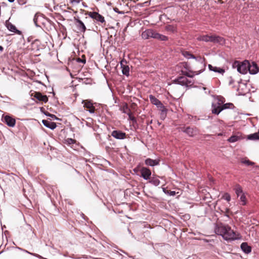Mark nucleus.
Returning a JSON list of instances; mask_svg holds the SVG:
<instances>
[{
	"label": "nucleus",
	"mask_w": 259,
	"mask_h": 259,
	"mask_svg": "<svg viewBox=\"0 0 259 259\" xmlns=\"http://www.w3.org/2000/svg\"><path fill=\"white\" fill-rule=\"evenodd\" d=\"M144 4H146V5L148 6V5H150V2H149L148 1H147V2H145L144 3Z\"/></svg>",
	"instance_id": "54"
},
{
	"label": "nucleus",
	"mask_w": 259,
	"mask_h": 259,
	"mask_svg": "<svg viewBox=\"0 0 259 259\" xmlns=\"http://www.w3.org/2000/svg\"><path fill=\"white\" fill-rule=\"evenodd\" d=\"M18 68V66H5V67H4L3 68V71L5 72L6 74H11V73L9 71L10 70H11L10 71L11 72H12L13 70L14 71L17 72V71L16 70V69Z\"/></svg>",
	"instance_id": "17"
},
{
	"label": "nucleus",
	"mask_w": 259,
	"mask_h": 259,
	"mask_svg": "<svg viewBox=\"0 0 259 259\" xmlns=\"http://www.w3.org/2000/svg\"><path fill=\"white\" fill-rule=\"evenodd\" d=\"M150 182L155 186H158L160 184V181L157 178H152L150 180Z\"/></svg>",
	"instance_id": "37"
},
{
	"label": "nucleus",
	"mask_w": 259,
	"mask_h": 259,
	"mask_svg": "<svg viewBox=\"0 0 259 259\" xmlns=\"http://www.w3.org/2000/svg\"><path fill=\"white\" fill-rule=\"evenodd\" d=\"M125 62V63H126V61H125L124 60H122L121 61H120V65H123V63Z\"/></svg>",
	"instance_id": "53"
},
{
	"label": "nucleus",
	"mask_w": 259,
	"mask_h": 259,
	"mask_svg": "<svg viewBox=\"0 0 259 259\" xmlns=\"http://www.w3.org/2000/svg\"><path fill=\"white\" fill-rule=\"evenodd\" d=\"M169 194L171 196H175L176 195L175 191H170Z\"/></svg>",
	"instance_id": "51"
},
{
	"label": "nucleus",
	"mask_w": 259,
	"mask_h": 259,
	"mask_svg": "<svg viewBox=\"0 0 259 259\" xmlns=\"http://www.w3.org/2000/svg\"><path fill=\"white\" fill-rule=\"evenodd\" d=\"M233 106V104L232 103H227V104H224L223 105H222V110H223L224 109L230 108Z\"/></svg>",
	"instance_id": "43"
},
{
	"label": "nucleus",
	"mask_w": 259,
	"mask_h": 259,
	"mask_svg": "<svg viewBox=\"0 0 259 259\" xmlns=\"http://www.w3.org/2000/svg\"><path fill=\"white\" fill-rule=\"evenodd\" d=\"M5 26L11 32L16 33L18 35H22L21 31L18 30L15 25L10 22L9 20H7L5 22Z\"/></svg>",
	"instance_id": "8"
},
{
	"label": "nucleus",
	"mask_w": 259,
	"mask_h": 259,
	"mask_svg": "<svg viewBox=\"0 0 259 259\" xmlns=\"http://www.w3.org/2000/svg\"><path fill=\"white\" fill-rule=\"evenodd\" d=\"M111 136L114 138L119 140L124 139L126 138V134L119 130H114L112 131Z\"/></svg>",
	"instance_id": "12"
},
{
	"label": "nucleus",
	"mask_w": 259,
	"mask_h": 259,
	"mask_svg": "<svg viewBox=\"0 0 259 259\" xmlns=\"http://www.w3.org/2000/svg\"><path fill=\"white\" fill-rule=\"evenodd\" d=\"M33 22L37 27H39L40 26L39 23H41L44 26H46L47 22L49 23L50 25H52L53 22L50 20L49 18H47L44 16V15L40 13H36L33 18Z\"/></svg>",
	"instance_id": "2"
},
{
	"label": "nucleus",
	"mask_w": 259,
	"mask_h": 259,
	"mask_svg": "<svg viewBox=\"0 0 259 259\" xmlns=\"http://www.w3.org/2000/svg\"><path fill=\"white\" fill-rule=\"evenodd\" d=\"M94 19L96 20L97 22H100L101 23L105 22L104 17L98 12L97 13Z\"/></svg>",
	"instance_id": "29"
},
{
	"label": "nucleus",
	"mask_w": 259,
	"mask_h": 259,
	"mask_svg": "<svg viewBox=\"0 0 259 259\" xmlns=\"http://www.w3.org/2000/svg\"><path fill=\"white\" fill-rule=\"evenodd\" d=\"M128 119L132 120L133 122H136V118L132 115L131 112H128Z\"/></svg>",
	"instance_id": "45"
},
{
	"label": "nucleus",
	"mask_w": 259,
	"mask_h": 259,
	"mask_svg": "<svg viewBox=\"0 0 259 259\" xmlns=\"http://www.w3.org/2000/svg\"><path fill=\"white\" fill-rule=\"evenodd\" d=\"M240 200L241 202H242V204H241L242 205H245L246 200V197L244 194H242L241 195Z\"/></svg>",
	"instance_id": "44"
},
{
	"label": "nucleus",
	"mask_w": 259,
	"mask_h": 259,
	"mask_svg": "<svg viewBox=\"0 0 259 259\" xmlns=\"http://www.w3.org/2000/svg\"><path fill=\"white\" fill-rule=\"evenodd\" d=\"M113 10L115 12L118 13V14H124L125 13V12L124 11H120L119 10V9L115 7V8H113Z\"/></svg>",
	"instance_id": "48"
},
{
	"label": "nucleus",
	"mask_w": 259,
	"mask_h": 259,
	"mask_svg": "<svg viewBox=\"0 0 259 259\" xmlns=\"http://www.w3.org/2000/svg\"><path fill=\"white\" fill-rule=\"evenodd\" d=\"M140 172L141 174V176L145 180L150 179V176L151 175V170L145 167H143L141 168L140 170Z\"/></svg>",
	"instance_id": "15"
},
{
	"label": "nucleus",
	"mask_w": 259,
	"mask_h": 259,
	"mask_svg": "<svg viewBox=\"0 0 259 259\" xmlns=\"http://www.w3.org/2000/svg\"><path fill=\"white\" fill-rule=\"evenodd\" d=\"M210 70L213 71L219 74L223 75L226 70H228L227 66L219 67L218 66H208Z\"/></svg>",
	"instance_id": "10"
},
{
	"label": "nucleus",
	"mask_w": 259,
	"mask_h": 259,
	"mask_svg": "<svg viewBox=\"0 0 259 259\" xmlns=\"http://www.w3.org/2000/svg\"><path fill=\"white\" fill-rule=\"evenodd\" d=\"M187 83L185 84V86L187 87H191L193 84V82L189 79H188V81L186 82Z\"/></svg>",
	"instance_id": "49"
},
{
	"label": "nucleus",
	"mask_w": 259,
	"mask_h": 259,
	"mask_svg": "<svg viewBox=\"0 0 259 259\" xmlns=\"http://www.w3.org/2000/svg\"><path fill=\"white\" fill-rule=\"evenodd\" d=\"M209 35H203L198 37L197 39L199 41H203L205 42H209Z\"/></svg>",
	"instance_id": "36"
},
{
	"label": "nucleus",
	"mask_w": 259,
	"mask_h": 259,
	"mask_svg": "<svg viewBox=\"0 0 259 259\" xmlns=\"http://www.w3.org/2000/svg\"><path fill=\"white\" fill-rule=\"evenodd\" d=\"M215 36L216 35H209V42L215 44Z\"/></svg>",
	"instance_id": "47"
},
{
	"label": "nucleus",
	"mask_w": 259,
	"mask_h": 259,
	"mask_svg": "<svg viewBox=\"0 0 259 259\" xmlns=\"http://www.w3.org/2000/svg\"><path fill=\"white\" fill-rule=\"evenodd\" d=\"M25 4V3H21V5H23V4Z\"/></svg>",
	"instance_id": "64"
},
{
	"label": "nucleus",
	"mask_w": 259,
	"mask_h": 259,
	"mask_svg": "<svg viewBox=\"0 0 259 259\" xmlns=\"http://www.w3.org/2000/svg\"><path fill=\"white\" fill-rule=\"evenodd\" d=\"M165 30L167 31L175 33L177 31V27L174 25L169 24L165 26Z\"/></svg>",
	"instance_id": "32"
},
{
	"label": "nucleus",
	"mask_w": 259,
	"mask_h": 259,
	"mask_svg": "<svg viewBox=\"0 0 259 259\" xmlns=\"http://www.w3.org/2000/svg\"><path fill=\"white\" fill-rule=\"evenodd\" d=\"M150 29H148L143 31L142 33V37L144 39H147L150 38Z\"/></svg>",
	"instance_id": "31"
},
{
	"label": "nucleus",
	"mask_w": 259,
	"mask_h": 259,
	"mask_svg": "<svg viewBox=\"0 0 259 259\" xmlns=\"http://www.w3.org/2000/svg\"><path fill=\"white\" fill-rule=\"evenodd\" d=\"M82 104H83V107L87 109L91 113H93L95 111V107L94 106L93 103L91 101L83 100Z\"/></svg>",
	"instance_id": "13"
},
{
	"label": "nucleus",
	"mask_w": 259,
	"mask_h": 259,
	"mask_svg": "<svg viewBox=\"0 0 259 259\" xmlns=\"http://www.w3.org/2000/svg\"><path fill=\"white\" fill-rule=\"evenodd\" d=\"M72 68V72H70V75H76L81 70V66H71Z\"/></svg>",
	"instance_id": "21"
},
{
	"label": "nucleus",
	"mask_w": 259,
	"mask_h": 259,
	"mask_svg": "<svg viewBox=\"0 0 259 259\" xmlns=\"http://www.w3.org/2000/svg\"><path fill=\"white\" fill-rule=\"evenodd\" d=\"M215 44H218L221 46H224L226 44L225 39L219 35L215 36Z\"/></svg>",
	"instance_id": "26"
},
{
	"label": "nucleus",
	"mask_w": 259,
	"mask_h": 259,
	"mask_svg": "<svg viewBox=\"0 0 259 259\" xmlns=\"http://www.w3.org/2000/svg\"><path fill=\"white\" fill-rule=\"evenodd\" d=\"M222 103L223 101H219L217 103L212 104L211 111L213 114L218 115L222 111Z\"/></svg>",
	"instance_id": "11"
},
{
	"label": "nucleus",
	"mask_w": 259,
	"mask_h": 259,
	"mask_svg": "<svg viewBox=\"0 0 259 259\" xmlns=\"http://www.w3.org/2000/svg\"><path fill=\"white\" fill-rule=\"evenodd\" d=\"M31 38L28 37V39H27L28 41V42H30V41H31Z\"/></svg>",
	"instance_id": "59"
},
{
	"label": "nucleus",
	"mask_w": 259,
	"mask_h": 259,
	"mask_svg": "<svg viewBox=\"0 0 259 259\" xmlns=\"http://www.w3.org/2000/svg\"><path fill=\"white\" fill-rule=\"evenodd\" d=\"M97 13V12H87L85 13V15L89 16L92 19H94Z\"/></svg>",
	"instance_id": "40"
},
{
	"label": "nucleus",
	"mask_w": 259,
	"mask_h": 259,
	"mask_svg": "<svg viewBox=\"0 0 259 259\" xmlns=\"http://www.w3.org/2000/svg\"><path fill=\"white\" fill-rule=\"evenodd\" d=\"M156 39L160 41H167L168 40V37L166 35L158 33Z\"/></svg>",
	"instance_id": "34"
},
{
	"label": "nucleus",
	"mask_w": 259,
	"mask_h": 259,
	"mask_svg": "<svg viewBox=\"0 0 259 259\" xmlns=\"http://www.w3.org/2000/svg\"><path fill=\"white\" fill-rule=\"evenodd\" d=\"M10 3H13L14 2L15 0H8Z\"/></svg>",
	"instance_id": "60"
},
{
	"label": "nucleus",
	"mask_w": 259,
	"mask_h": 259,
	"mask_svg": "<svg viewBox=\"0 0 259 259\" xmlns=\"http://www.w3.org/2000/svg\"><path fill=\"white\" fill-rule=\"evenodd\" d=\"M180 65H187V64L186 62H184L180 63Z\"/></svg>",
	"instance_id": "57"
},
{
	"label": "nucleus",
	"mask_w": 259,
	"mask_h": 259,
	"mask_svg": "<svg viewBox=\"0 0 259 259\" xmlns=\"http://www.w3.org/2000/svg\"><path fill=\"white\" fill-rule=\"evenodd\" d=\"M31 96H33L40 102L46 103L48 101V97L46 95H42L40 92H34L31 93Z\"/></svg>",
	"instance_id": "9"
},
{
	"label": "nucleus",
	"mask_w": 259,
	"mask_h": 259,
	"mask_svg": "<svg viewBox=\"0 0 259 259\" xmlns=\"http://www.w3.org/2000/svg\"><path fill=\"white\" fill-rule=\"evenodd\" d=\"M230 212L229 209H227L226 212H225V215L229 217V212Z\"/></svg>",
	"instance_id": "52"
},
{
	"label": "nucleus",
	"mask_w": 259,
	"mask_h": 259,
	"mask_svg": "<svg viewBox=\"0 0 259 259\" xmlns=\"http://www.w3.org/2000/svg\"><path fill=\"white\" fill-rule=\"evenodd\" d=\"M28 47L29 50H30L34 52H36L39 51L40 49V41L38 39H36L32 41L31 43L30 46H28Z\"/></svg>",
	"instance_id": "14"
},
{
	"label": "nucleus",
	"mask_w": 259,
	"mask_h": 259,
	"mask_svg": "<svg viewBox=\"0 0 259 259\" xmlns=\"http://www.w3.org/2000/svg\"><path fill=\"white\" fill-rule=\"evenodd\" d=\"M73 2L76 3H79L80 2V0H73Z\"/></svg>",
	"instance_id": "56"
},
{
	"label": "nucleus",
	"mask_w": 259,
	"mask_h": 259,
	"mask_svg": "<svg viewBox=\"0 0 259 259\" xmlns=\"http://www.w3.org/2000/svg\"><path fill=\"white\" fill-rule=\"evenodd\" d=\"M3 50L4 48L2 46H0V51H3Z\"/></svg>",
	"instance_id": "55"
},
{
	"label": "nucleus",
	"mask_w": 259,
	"mask_h": 259,
	"mask_svg": "<svg viewBox=\"0 0 259 259\" xmlns=\"http://www.w3.org/2000/svg\"><path fill=\"white\" fill-rule=\"evenodd\" d=\"M137 107V105L136 104L134 103H133L131 105V107L132 109H135L136 108V107Z\"/></svg>",
	"instance_id": "50"
},
{
	"label": "nucleus",
	"mask_w": 259,
	"mask_h": 259,
	"mask_svg": "<svg viewBox=\"0 0 259 259\" xmlns=\"http://www.w3.org/2000/svg\"><path fill=\"white\" fill-rule=\"evenodd\" d=\"M247 139L249 140H259V132L252 134L249 135L247 136Z\"/></svg>",
	"instance_id": "30"
},
{
	"label": "nucleus",
	"mask_w": 259,
	"mask_h": 259,
	"mask_svg": "<svg viewBox=\"0 0 259 259\" xmlns=\"http://www.w3.org/2000/svg\"><path fill=\"white\" fill-rule=\"evenodd\" d=\"M120 69H122V72L123 74L126 76L129 75V66H120Z\"/></svg>",
	"instance_id": "35"
},
{
	"label": "nucleus",
	"mask_w": 259,
	"mask_h": 259,
	"mask_svg": "<svg viewBox=\"0 0 259 259\" xmlns=\"http://www.w3.org/2000/svg\"><path fill=\"white\" fill-rule=\"evenodd\" d=\"M66 68H67V70H68L69 71H70V69H68V68H67V67H66Z\"/></svg>",
	"instance_id": "63"
},
{
	"label": "nucleus",
	"mask_w": 259,
	"mask_h": 259,
	"mask_svg": "<svg viewBox=\"0 0 259 259\" xmlns=\"http://www.w3.org/2000/svg\"><path fill=\"white\" fill-rule=\"evenodd\" d=\"M179 132L181 131L187 134L189 136L193 137L198 133V130L195 127L181 126L178 128Z\"/></svg>",
	"instance_id": "4"
},
{
	"label": "nucleus",
	"mask_w": 259,
	"mask_h": 259,
	"mask_svg": "<svg viewBox=\"0 0 259 259\" xmlns=\"http://www.w3.org/2000/svg\"><path fill=\"white\" fill-rule=\"evenodd\" d=\"M234 190L235 191V193L237 196L238 197L239 195H241L243 194V191L242 187L239 184H236L234 188Z\"/></svg>",
	"instance_id": "28"
},
{
	"label": "nucleus",
	"mask_w": 259,
	"mask_h": 259,
	"mask_svg": "<svg viewBox=\"0 0 259 259\" xmlns=\"http://www.w3.org/2000/svg\"><path fill=\"white\" fill-rule=\"evenodd\" d=\"M111 66H107V65H106L105 66V68L107 69H109V68Z\"/></svg>",
	"instance_id": "58"
},
{
	"label": "nucleus",
	"mask_w": 259,
	"mask_h": 259,
	"mask_svg": "<svg viewBox=\"0 0 259 259\" xmlns=\"http://www.w3.org/2000/svg\"><path fill=\"white\" fill-rule=\"evenodd\" d=\"M233 68H237L238 72L240 73L245 74L248 71V67L247 66H233Z\"/></svg>",
	"instance_id": "19"
},
{
	"label": "nucleus",
	"mask_w": 259,
	"mask_h": 259,
	"mask_svg": "<svg viewBox=\"0 0 259 259\" xmlns=\"http://www.w3.org/2000/svg\"><path fill=\"white\" fill-rule=\"evenodd\" d=\"M74 20L77 29L80 32L84 33L87 30V28L84 23L78 17H74Z\"/></svg>",
	"instance_id": "7"
},
{
	"label": "nucleus",
	"mask_w": 259,
	"mask_h": 259,
	"mask_svg": "<svg viewBox=\"0 0 259 259\" xmlns=\"http://www.w3.org/2000/svg\"><path fill=\"white\" fill-rule=\"evenodd\" d=\"M241 138V136L238 135H232L228 139V141L230 143H234L238 141Z\"/></svg>",
	"instance_id": "33"
},
{
	"label": "nucleus",
	"mask_w": 259,
	"mask_h": 259,
	"mask_svg": "<svg viewBox=\"0 0 259 259\" xmlns=\"http://www.w3.org/2000/svg\"><path fill=\"white\" fill-rule=\"evenodd\" d=\"M75 142V140L72 139L71 138H68L67 139L64 140V143L67 145H71L74 144Z\"/></svg>",
	"instance_id": "41"
},
{
	"label": "nucleus",
	"mask_w": 259,
	"mask_h": 259,
	"mask_svg": "<svg viewBox=\"0 0 259 259\" xmlns=\"http://www.w3.org/2000/svg\"><path fill=\"white\" fill-rule=\"evenodd\" d=\"M204 69H201L199 70H194L191 68L190 66H184L181 69V72L183 75L190 77H193L195 75L199 74Z\"/></svg>",
	"instance_id": "3"
},
{
	"label": "nucleus",
	"mask_w": 259,
	"mask_h": 259,
	"mask_svg": "<svg viewBox=\"0 0 259 259\" xmlns=\"http://www.w3.org/2000/svg\"><path fill=\"white\" fill-rule=\"evenodd\" d=\"M4 121L10 127H14L16 124V120L9 115H6L5 116Z\"/></svg>",
	"instance_id": "16"
},
{
	"label": "nucleus",
	"mask_w": 259,
	"mask_h": 259,
	"mask_svg": "<svg viewBox=\"0 0 259 259\" xmlns=\"http://www.w3.org/2000/svg\"><path fill=\"white\" fill-rule=\"evenodd\" d=\"M149 100L152 104L156 105L157 107L162 106L161 102L152 95L149 96Z\"/></svg>",
	"instance_id": "20"
},
{
	"label": "nucleus",
	"mask_w": 259,
	"mask_h": 259,
	"mask_svg": "<svg viewBox=\"0 0 259 259\" xmlns=\"http://www.w3.org/2000/svg\"><path fill=\"white\" fill-rule=\"evenodd\" d=\"M157 33H158V32H157L154 29H150V38H153L156 39Z\"/></svg>",
	"instance_id": "42"
},
{
	"label": "nucleus",
	"mask_w": 259,
	"mask_h": 259,
	"mask_svg": "<svg viewBox=\"0 0 259 259\" xmlns=\"http://www.w3.org/2000/svg\"><path fill=\"white\" fill-rule=\"evenodd\" d=\"M121 111L124 113H126L128 114V112H131L130 109L128 108V106L127 104H125L122 108Z\"/></svg>",
	"instance_id": "38"
},
{
	"label": "nucleus",
	"mask_w": 259,
	"mask_h": 259,
	"mask_svg": "<svg viewBox=\"0 0 259 259\" xmlns=\"http://www.w3.org/2000/svg\"><path fill=\"white\" fill-rule=\"evenodd\" d=\"M248 72L251 74H255L259 71L258 66H247Z\"/></svg>",
	"instance_id": "27"
},
{
	"label": "nucleus",
	"mask_w": 259,
	"mask_h": 259,
	"mask_svg": "<svg viewBox=\"0 0 259 259\" xmlns=\"http://www.w3.org/2000/svg\"><path fill=\"white\" fill-rule=\"evenodd\" d=\"M82 63L83 64L86 63V59L84 56L81 58L79 57H72L68 58V62L67 65H75L77 63Z\"/></svg>",
	"instance_id": "6"
},
{
	"label": "nucleus",
	"mask_w": 259,
	"mask_h": 259,
	"mask_svg": "<svg viewBox=\"0 0 259 259\" xmlns=\"http://www.w3.org/2000/svg\"><path fill=\"white\" fill-rule=\"evenodd\" d=\"M223 198L224 199H225V200H226L228 202L230 201L231 200V196H230V194H229L227 193H225L223 195Z\"/></svg>",
	"instance_id": "46"
},
{
	"label": "nucleus",
	"mask_w": 259,
	"mask_h": 259,
	"mask_svg": "<svg viewBox=\"0 0 259 259\" xmlns=\"http://www.w3.org/2000/svg\"><path fill=\"white\" fill-rule=\"evenodd\" d=\"M232 65H257L256 63L253 61L252 62V64H250L249 61L247 60H244L243 61H239L237 60H235L234 62L232 64Z\"/></svg>",
	"instance_id": "24"
},
{
	"label": "nucleus",
	"mask_w": 259,
	"mask_h": 259,
	"mask_svg": "<svg viewBox=\"0 0 259 259\" xmlns=\"http://www.w3.org/2000/svg\"><path fill=\"white\" fill-rule=\"evenodd\" d=\"M241 248L246 253H248L251 251V247L246 242H243L241 244Z\"/></svg>",
	"instance_id": "22"
},
{
	"label": "nucleus",
	"mask_w": 259,
	"mask_h": 259,
	"mask_svg": "<svg viewBox=\"0 0 259 259\" xmlns=\"http://www.w3.org/2000/svg\"><path fill=\"white\" fill-rule=\"evenodd\" d=\"M241 162L242 163H244V164H246L247 165H251V166L254 165V164H255L254 162H252V161H250L249 160L246 159H242L241 160Z\"/></svg>",
	"instance_id": "39"
},
{
	"label": "nucleus",
	"mask_w": 259,
	"mask_h": 259,
	"mask_svg": "<svg viewBox=\"0 0 259 259\" xmlns=\"http://www.w3.org/2000/svg\"><path fill=\"white\" fill-rule=\"evenodd\" d=\"M214 231L217 234L222 236L225 240H235L238 238V235L230 227L222 223H216Z\"/></svg>",
	"instance_id": "1"
},
{
	"label": "nucleus",
	"mask_w": 259,
	"mask_h": 259,
	"mask_svg": "<svg viewBox=\"0 0 259 259\" xmlns=\"http://www.w3.org/2000/svg\"><path fill=\"white\" fill-rule=\"evenodd\" d=\"M222 135H223V134L222 133H220L218 134V136H222Z\"/></svg>",
	"instance_id": "62"
},
{
	"label": "nucleus",
	"mask_w": 259,
	"mask_h": 259,
	"mask_svg": "<svg viewBox=\"0 0 259 259\" xmlns=\"http://www.w3.org/2000/svg\"><path fill=\"white\" fill-rule=\"evenodd\" d=\"M183 55L186 58L189 59H195L197 61L201 64H203V65H205V63H204V59L203 58L201 57L200 56L195 57L192 54L190 53L188 51H184L183 52Z\"/></svg>",
	"instance_id": "5"
},
{
	"label": "nucleus",
	"mask_w": 259,
	"mask_h": 259,
	"mask_svg": "<svg viewBox=\"0 0 259 259\" xmlns=\"http://www.w3.org/2000/svg\"><path fill=\"white\" fill-rule=\"evenodd\" d=\"M219 1L220 2V3H223V2L222 1V0H219Z\"/></svg>",
	"instance_id": "61"
},
{
	"label": "nucleus",
	"mask_w": 259,
	"mask_h": 259,
	"mask_svg": "<svg viewBox=\"0 0 259 259\" xmlns=\"http://www.w3.org/2000/svg\"><path fill=\"white\" fill-rule=\"evenodd\" d=\"M175 81L182 85H185V84L187 83L186 82L188 81V79L185 76H180L176 79Z\"/></svg>",
	"instance_id": "25"
},
{
	"label": "nucleus",
	"mask_w": 259,
	"mask_h": 259,
	"mask_svg": "<svg viewBox=\"0 0 259 259\" xmlns=\"http://www.w3.org/2000/svg\"><path fill=\"white\" fill-rule=\"evenodd\" d=\"M42 123L46 127L51 129L54 130L56 127V123L54 122H53L51 120H42Z\"/></svg>",
	"instance_id": "18"
},
{
	"label": "nucleus",
	"mask_w": 259,
	"mask_h": 259,
	"mask_svg": "<svg viewBox=\"0 0 259 259\" xmlns=\"http://www.w3.org/2000/svg\"><path fill=\"white\" fill-rule=\"evenodd\" d=\"M145 163L147 165L153 166L158 165L159 164V161L147 158L145 160Z\"/></svg>",
	"instance_id": "23"
}]
</instances>
